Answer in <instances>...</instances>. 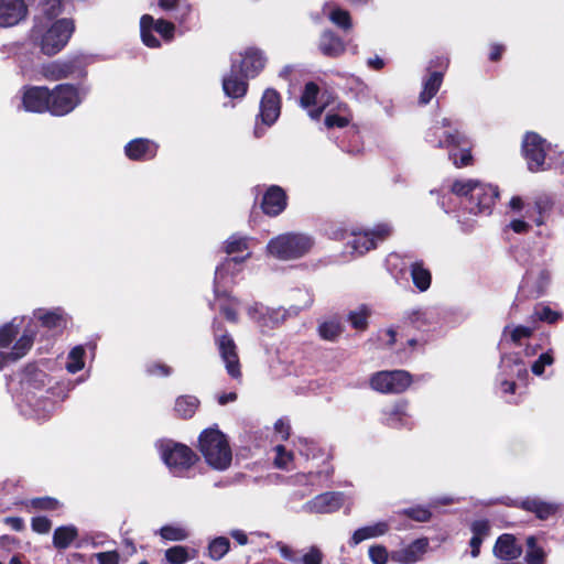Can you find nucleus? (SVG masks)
Here are the masks:
<instances>
[{
  "instance_id": "c03bdc74",
  "label": "nucleus",
  "mask_w": 564,
  "mask_h": 564,
  "mask_svg": "<svg viewBox=\"0 0 564 564\" xmlns=\"http://www.w3.org/2000/svg\"><path fill=\"white\" fill-rule=\"evenodd\" d=\"M341 333L343 327L337 321H326L318 326V334L325 340L334 341Z\"/></svg>"
},
{
  "instance_id": "58836bf2",
  "label": "nucleus",
  "mask_w": 564,
  "mask_h": 564,
  "mask_svg": "<svg viewBox=\"0 0 564 564\" xmlns=\"http://www.w3.org/2000/svg\"><path fill=\"white\" fill-rule=\"evenodd\" d=\"M172 17L186 30L192 29L195 24L193 7L186 2L177 7L172 12Z\"/></svg>"
},
{
  "instance_id": "774afa93",
  "label": "nucleus",
  "mask_w": 564,
  "mask_h": 564,
  "mask_svg": "<svg viewBox=\"0 0 564 564\" xmlns=\"http://www.w3.org/2000/svg\"><path fill=\"white\" fill-rule=\"evenodd\" d=\"M553 202L546 196L538 197L534 200V208L539 215H544V213L551 210Z\"/></svg>"
},
{
  "instance_id": "680f3d73",
  "label": "nucleus",
  "mask_w": 564,
  "mask_h": 564,
  "mask_svg": "<svg viewBox=\"0 0 564 564\" xmlns=\"http://www.w3.org/2000/svg\"><path fill=\"white\" fill-rule=\"evenodd\" d=\"M425 141L437 149H444L446 144L444 142V135L440 134L438 127H432L426 131Z\"/></svg>"
},
{
  "instance_id": "2f4dec72",
  "label": "nucleus",
  "mask_w": 564,
  "mask_h": 564,
  "mask_svg": "<svg viewBox=\"0 0 564 564\" xmlns=\"http://www.w3.org/2000/svg\"><path fill=\"white\" fill-rule=\"evenodd\" d=\"M78 538V529L73 525H61L54 530L53 545L57 550H65Z\"/></svg>"
},
{
  "instance_id": "f8f14e48",
  "label": "nucleus",
  "mask_w": 564,
  "mask_h": 564,
  "mask_svg": "<svg viewBox=\"0 0 564 564\" xmlns=\"http://www.w3.org/2000/svg\"><path fill=\"white\" fill-rule=\"evenodd\" d=\"M546 140L539 133L529 131L524 134L521 151L530 172L536 173L545 170Z\"/></svg>"
},
{
  "instance_id": "1a4fd4ad",
  "label": "nucleus",
  "mask_w": 564,
  "mask_h": 564,
  "mask_svg": "<svg viewBox=\"0 0 564 564\" xmlns=\"http://www.w3.org/2000/svg\"><path fill=\"white\" fill-rule=\"evenodd\" d=\"M412 375L402 369L381 370L371 375L369 384L380 393H402L412 383Z\"/></svg>"
},
{
  "instance_id": "9b49d317",
  "label": "nucleus",
  "mask_w": 564,
  "mask_h": 564,
  "mask_svg": "<svg viewBox=\"0 0 564 564\" xmlns=\"http://www.w3.org/2000/svg\"><path fill=\"white\" fill-rule=\"evenodd\" d=\"M50 113L63 117L70 113L80 102L78 88L73 84H58L50 89Z\"/></svg>"
},
{
  "instance_id": "412c9836",
  "label": "nucleus",
  "mask_w": 564,
  "mask_h": 564,
  "mask_svg": "<svg viewBox=\"0 0 564 564\" xmlns=\"http://www.w3.org/2000/svg\"><path fill=\"white\" fill-rule=\"evenodd\" d=\"M28 11L24 0H0V26L17 25L25 19Z\"/></svg>"
},
{
  "instance_id": "6ab92c4d",
  "label": "nucleus",
  "mask_w": 564,
  "mask_h": 564,
  "mask_svg": "<svg viewBox=\"0 0 564 564\" xmlns=\"http://www.w3.org/2000/svg\"><path fill=\"white\" fill-rule=\"evenodd\" d=\"M75 73H80V75L83 76L86 75L78 58L54 61L43 65L42 67V74L48 80L65 79L70 77Z\"/></svg>"
},
{
  "instance_id": "e433bc0d",
  "label": "nucleus",
  "mask_w": 564,
  "mask_h": 564,
  "mask_svg": "<svg viewBox=\"0 0 564 564\" xmlns=\"http://www.w3.org/2000/svg\"><path fill=\"white\" fill-rule=\"evenodd\" d=\"M230 550V541L226 536L213 539L207 546V555L214 560H221Z\"/></svg>"
},
{
  "instance_id": "864d4df0",
  "label": "nucleus",
  "mask_w": 564,
  "mask_h": 564,
  "mask_svg": "<svg viewBox=\"0 0 564 564\" xmlns=\"http://www.w3.org/2000/svg\"><path fill=\"white\" fill-rule=\"evenodd\" d=\"M31 506L36 510L54 511L62 507V503L53 497H39L31 500Z\"/></svg>"
},
{
  "instance_id": "4be33fe9",
  "label": "nucleus",
  "mask_w": 564,
  "mask_h": 564,
  "mask_svg": "<svg viewBox=\"0 0 564 564\" xmlns=\"http://www.w3.org/2000/svg\"><path fill=\"white\" fill-rule=\"evenodd\" d=\"M158 144L145 138H137L124 145V154L131 161H149L156 156Z\"/></svg>"
},
{
  "instance_id": "393cba45",
  "label": "nucleus",
  "mask_w": 564,
  "mask_h": 564,
  "mask_svg": "<svg viewBox=\"0 0 564 564\" xmlns=\"http://www.w3.org/2000/svg\"><path fill=\"white\" fill-rule=\"evenodd\" d=\"M318 51L328 58H338L346 52L344 40L333 30H324L318 39Z\"/></svg>"
},
{
  "instance_id": "7c9ffc66",
  "label": "nucleus",
  "mask_w": 564,
  "mask_h": 564,
  "mask_svg": "<svg viewBox=\"0 0 564 564\" xmlns=\"http://www.w3.org/2000/svg\"><path fill=\"white\" fill-rule=\"evenodd\" d=\"M412 282L420 292H425L430 289L432 283V273L424 267L423 261H415L411 264L410 269Z\"/></svg>"
},
{
  "instance_id": "5701e85b",
  "label": "nucleus",
  "mask_w": 564,
  "mask_h": 564,
  "mask_svg": "<svg viewBox=\"0 0 564 564\" xmlns=\"http://www.w3.org/2000/svg\"><path fill=\"white\" fill-rule=\"evenodd\" d=\"M492 552L499 560L513 561L521 556L523 550L513 534L503 533L496 540Z\"/></svg>"
},
{
  "instance_id": "a211bd4d",
  "label": "nucleus",
  "mask_w": 564,
  "mask_h": 564,
  "mask_svg": "<svg viewBox=\"0 0 564 564\" xmlns=\"http://www.w3.org/2000/svg\"><path fill=\"white\" fill-rule=\"evenodd\" d=\"M50 88L46 86L25 87L22 96L23 107L30 112H50Z\"/></svg>"
},
{
  "instance_id": "09e8293b",
  "label": "nucleus",
  "mask_w": 564,
  "mask_h": 564,
  "mask_svg": "<svg viewBox=\"0 0 564 564\" xmlns=\"http://www.w3.org/2000/svg\"><path fill=\"white\" fill-rule=\"evenodd\" d=\"M329 20L344 31H348L352 28L351 17L347 10L340 8L332 10L329 13Z\"/></svg>"
},
{
  "instance_id": "37998d69",
  "label": "nucleus",
  "mask_w": 564,
  "mask_h": 564,
  "mask_svg": "<svg viewBox=\"0 0 564 564\" xmlns=\"http://www.w3.org/2000/svg\"><path fill=\"white\" fill-rule=\"evenodd\" d=\"M159 534L166 541H184L188 538V531L180 525L166 524L159 530Z\"/></svg>"
},
{
  "instance_id": "39448f33",
  "label": "nucleus",
  "mask_w": 564,
  "mask_h": 564,
  "mask_svg": "<svg viewBox=\"0 0 564 564\" xmlns=\"http://www.w3.org/2000/svg\"><path fill=\"white\" fill-rule=\"evenodd\" d=\"M74 32V19H57L41 35L37 45L44 55L54 56L67 45Z\"/></svg>"
},
{
  "instance_id": "bf43d9fd",
  "label": "nucleus",
  "mask_w": 564,
  "mask_h": 564,
  "mask_svg": "<svg viewBox=\"0 0 564 564\" xmlns=\"http://www.w3.org/2000/svg\"><path fill=\"white\" fill-rule=\"evenodd\" d=\"M145 371L149 376L169 377L172 375L173 369L166 364L153 361L147 365Z\"/></svg>"
},
{
  "instance_id": "a19ab883",
  "label": "nucleus",
  "mask_w": 564,
  "mask_h": 564,
  "mask_svg": "<svg viewBox=\"0 0 564 564\" xmlns=\"http://www.w3.org/2000/svg\"><path fill=\"white\" fill-rule=\"evenodd\" d=\"M65 0H41V11L44 18L50 21L57 20L64 12Z\"/></svg>"
},
{
  "instance_id": "b1692460",
  "label": "nucleus",
  "mask_w": 564,
  "mask_h": 564,
  "mask_svg": "<svg viewBox=\"0 0 564 564\" xmlns=\"http://www.w3.org/2000/svg\"><path fill=\"white\" fill-rule=\"evenodd\" d=\"M249 78L245 75H240L236 70V66H230V70L223 78V90L224 94L232 99L243 98L249 89Z\"/></svg>"
},
{
  "instance_id": "3c124183",
  "label": "nucleus",
  "mask_w": 564,
  "mask_h": 564,
  "mask_svg": "<svg viewBox=\"0 0 564 564\" xmlns=\"http://www.w3.org/2000/svg\"><path fill=\"white\" fill-rule=\"evenodd\" d=\"M368 555L373 564H387L391 560V552L382 544L371 545L368 550Z\"/></svg>"
},
{
  "instance_id": "20e7f679",
  "label": "nucleus",
  "mask_w": 564,
  "mask_h": 564,
  "mask_svg": "<svg viewBox=\"0 0 564 564\" xmlns=\"http://www.w3.org/2000/svg\"><path fill=\"white\" fill-rule=\"evenodd\" d=\"M314 246L311 236L286 232L272 238L267 246L268 252L280 260H294L304 257Z\"/></svg>"
},
{
  "instance_id": "052dcab7",
  "label": "nucleus",
  "mask_w": 564,
  "mask_h": 564,
  "mask_svg": "<svg viewBox=\"0 0 564 564\" xmlns=\"http://www.w3.org/2000/svg\"><path fill=\"white\" fill-rule=\"evenodd\" d=\"M387 414V424L393 426L397 421H402L403 416L406 415V404L395 403Z\"/></svg>"
},
{
  "instance_id": "a878e982",
  "label": "nucleus",
  "mask_w": 564,
  "mask_h": 564,
  "mask_svg": "<svg viewBox=\"0 0 564 564\" xmlns=\"http://www.w3.org/2000/svg\"><path fill=\"white\" fill-rule=\"evenodd\" d=\"M307 505L313 512L332 513L341 508L343 497L340 492L327 491L317 495Z\"/></svg>"
},
{
  "instance_id": "0eeeda50",
  "label": "nucleus",
  "mask_w": 564,
  "mask_h": 564,
  "mask_svg": "<svg viewBox=\"0 0 564 564\" xmlns=\"http://www.w3.org/2000/svg\"><path fill=\"white\" fill-rule=\"evenodd\" d=\"M249 257L250 253H247L242 257H227L219 265L216 267L215 270L214 293L216 299L224 300V302L219 305V311L226 317V319L231 323L238 322V313L234 304V299L227 291H220L219 284L225 275L234 273V267L241 264Z\"/></svg>"
},
{
  "instance_id": "6e6552de",
  "label": "nucleus",
  "mask_w": 564,
  "mask_h": 564,
  "mask_svg": "<svg viewBox=\"0 0 564 564\" xmlns=\"http://www.w3.org/2000/svg\"><path fill=\"white\" fill-rule=\"evenodd\" d=\"M427 326V322L424 314L420 312H413L406 318H404L397 328H388L387 335L389 336L388 346L392 347L398 338L405 339L406 345L414 349L417 345L423 346L425 340H421L416 336V332H423Z\"/></svg>"
},
{
  "instance_id": "423d86ee",
  "label": "nucleus",
  "mask_w": 564,
  "mask_h": 564,
  "mask_svg": "<svg viewBox=\"0 0 564 564\" xmlns=\"http://www.w3.org/2000/svg\"><path fill=\"white\" fill-rule=\"evenodd\" d=\"M214 340L218 348L221 360L230 378L239 380L242 377L241 364L238 355V347L220 322H214Z\"/></svg>"
},
{
  "instance_id": "ddd939ff",
  "label": "nucleus",
  "mask_w": 564,
  "mask_h": 564,
  "mask_svg": "<svg viewBox=\"0 0 564 564\" xmlns=\"http://www.w3.org/2000/svg\"><path fill=\"white\" fill-rule=\"evenodd\" d=\"M140 32L143 44L151 48L161 46V42L154 36L158 32L163 40L171 41L174 37L175 26L164 19L154 20L150 14H143L140 19Z\"/></svg>"
},
{
  "instance_id": "4d7b16f0",
  "label": "nucleus",
  "mask_w": 564,
  "mask_h": 564,
  "mask_svg": "<svg viewBox=\"0 0 564 564\" xmlns=\"http://www.w3.org/2000/svg\"><path fill=\"white\" fill-rule=\"evenodd\" d=\"M554 362V358L550 351L543 352L539 356V358L532 364L531 371L535 376H542L544 373L545 367L551 366Z\"/></svg>"
},
{
  "instance_id": "f3484780",
  "label": "nucleus",
  "mask_w": 564,
  "mask_h": 564,
  "mask_svg": "<svg viewBox=\"0 0 564 564\" xmlns=\"http://www.w3.org/2000/svg\"><path fill=\"white\" fill-rule=\"evenodd\" d=\"M288 207L286 192L279 185L269 186L262 195L260 208L269 217H276Z\"/></svg>"
},
{
  "instance_id": "2eb2a0df",
  "label": "nucleus",
  "mask_w": 564,
  "mask_h": 564,
  "mask_svg": "<svg viewBox=\"0 0 564 564\" xmlns=\"http://www.w3.org/2000/svg\"><path fill=\"white\" fill-rule=\"evenodd\" d=\"M281 95L273 88H267L260 100L259 115L257 116L261 122L271 127L275 123L281 115Z\"/></svg>"
},
{
  "instance_id": "dca6fc26",
  "label": "nucleus",
  "mask_w": 564,
  "mask_h": 564,
  "mask_svg": "<svg viewBox=\"0 0 564 564\" xmlns=\"http://www.w3.org/2000/svg\"><path fill=\"white\" fill-rule=\"evenodd\" d=\"M508 507L519 508L527 512L534 513L540 520H547L557 511V507L536 497H527L524 499H509L503 502Z\"/></svg>"
},
{
  "instance_id": "0e129e2a",
  "label": "nucleus",
  "mask_w": 564,
  "mask_h": 564,
  "mask_svg": "<svg viewBox=\"0 0 564 564\" xmlns=\"http://www.w3.org/2000/svg\"><path fill=\"white\" fill-rule=\"evenodd\" d=\"M324 558L323 552L317 546H311L300 560L301 564H322Z\"/></svg>"
},
{
  "instance_id": "c756f323",
  "label": "nucleus",
  "mask_w": 564,
  "mask_h": 564,
  "mask_svg": "<svg viewBox=\"0 0 564 564\" xmlns=\"http://www.w3.org/2000/svg\"><path fill=\"white\" fill-rule=\"evenodd\" d=\"M444 74L435 70L430 73L429 77L423 83V89L419 96L420 105H427L431 99L437 94L443 83Z\"/></svg>"
},
{
  "instance_id": "13d9d810",
  "label": "nucleus",
  "mask_w": 564,
  "mask_h": 564,
  "mask_svg": "<svg viewBox=\"0 0 564 564\" xmlns=\"http://www.w3.org/2000/svg\"><path fill=\"white\" fill-rule=\"evenodd\" d=\"M533 328L529 326L518 325L509 332L510 340L517 345H521V340L530 338L533 335Z\"/></svg>"
},
{
  "instance_id": "aec40b11",
  "label": "nucleus",
  "mask_w": 564,
  "mask_h": 564,
  "mask_svg": "<svg viewBox=\"0 0 564 564\" xmlns=\"http://www.w3.org/2000/svg\"><path fill=\"white\" fill-rule=\"evenodd\" d=\"M429 540L419 538L405 547L391 551V561L398 564H414L426 553Z\"/></svg>"
},
{
  "instance_id": "f257e3e1",
  "label": "nucleus",
  "mask_w": 564,
  "mask_h": 564,
  "mask_svg": "<svg viewBox=\"0 0 564 564\" xmlns=\"http://www.w3.org/2000/svg\"><path fill=\"white\" fill-rule=\"evenodd\" d=\"M451 192L467 200V208L474 215L488 214L499 198L498 186L484 184L477 180H456L451 186Z\"/></svg>"
},
{
  "instance_id": "a18cd8bd",
  "label": "nucleus",
  "mask_w": 564,
  "mask_h": 564,
  "mask_svg": "<svg viewBox=\"0 0 564 564\" xmlns=\"http://www.w3.org/2000/svg\"><path fill=\"white\" fill-rule=\"evenodd\" d=\"M400 516H404L416 522H427L432 518V512L427 507L424 506H414L402 509L399 512Z\"/></svg>"
},
{
  "instance_id": "de8ad7c7",
  "label": "nucleus",
  "mask_w": 564,
  "mask_h": 564,
  "mask_svg": "<svg viewBox=\"0 0 564 564\" xmlns=\"http://www.w3.org/2000/svg\"><path fill=\"white\" fill-rule=\"evenodd\" d=\"M318 94L319 87L315 82L306 83L300 99L301 106L304 108L315 106Z\"/></svg>"
},
{
  "instance_id": "49530a36",
  "label": "nucleus",
  "mask_w": 564,
  "mask_h": 564,
  "mask_svg": "<svg viewBox=\"0 0 564 564\" xmlns=\"http://www.w3.org/2000/svg\"><path fill=\"white\" fill-rule=\"evenodd\" d=\"M443 135L444 142L446 143L445 148H452V150H456L470 144L467 135L457 129L452 132H443Z\"/></svg>"
},
{
  "instance_id": "ea45409f",
  "label": "nucleus",
  "mask_w": 564,
  "mask_h": 564,
  "mask_svg": "<svg viewBox=\"0 0 564 564\" xmlns=\"http://www.w3.org/2000/svg\"><path fill=\"white\" fill-rule=\"evenodd\" d=\"M370 311L366 305H361L358 311H351L348 314V322L356 330L364 332L368 328V318Z\"/></svg>"
},
{
  "instance_id": "69168bd1",
  "label": "nucleus",
  "mask_w": 564,
  "mask_h": 564,
  "mask_svg": "<svg viewBox=\"0 0 564 564\" xmlns=\"http://www.w3.org/2000/svg\"><path fill=\"white\" fill-rule=\"evenodd\" d=\"M276 456L274 459V465L278 468H285L288 463L293 459V454L288 452L284 445H278L275 447Z\"/></svg>"
},
{
  "instance_id": "4468645a",
  "label": "nucleus",
  "mask_w": 564,
  "mask_h": 564,
  "mask_svg": "<svg viewBox=\"0 0 564 564\" xmlns=\"http://www.w3.org/2000/svg\"><path fill=\"white\" fill-rule=\"evenodd\" d=\"M267 58L256 47H248L240 53V59H232L230 66H236L240 75L251 79L257 77L265 66Z\"/></svg>"
},
{
  "instance_id": "9d476101",
  "label": "nucleus",
  "mask_w": 564,
  "mask_h": 564,
  "mask_svg": "<svg viewBox=\"0 0 564 564\" xmlns=\"http://www.w3.org/2000/svg\"><path fill=\"white\" fill-rule=\"evenodd\" d=\"M163 462L174 474H182L191 469L198 460L197 454L187 445L177 442H169L162 446Z\"/></svg>"
},
{
  "instance_id": "cd10ccee",
  "label": "nucleus",
  "mask_w": 564,
  "mask_h": 564,
  "mask_svg": "<svg viewBox=\"0 0 564 564\" xmlns=\"http://www.w3.org/2000/svg\"><path fill=\"white\" fill-rule=\"evenodd\" d=\"M200 405V401L195 395L184 394L175 400L174 412L181 420L192 419Z\"/></svg>"
},
{
  "instance_id": "6e6d98bb",
  "label": "nucleus",
  "mask_w": 564,
  "mask_h": 564,
  "mask_svg": "<svg viewBox=\"0 0 564 564\" xmlns=\"http://www.w3.org/2000/svg\"><path fill=\"white\" fill-rule=\"evenodd\" d=\"M470 531L473 533V536L479 538L481 541H484L487 536H489L491 531V525L489 520L487 519H478L471 522L470 524Z\"/></svg>"
},
{
  "instance_id": "79ce46f5",
  "label": "nucleus",
  "mask_w": 564,
  "mask_h": 564,
  "mask_svg": "<svg viewBox=\"0 0 564 564\" xmlns=\"http://www.w3.org/2000/svg\"><path fill=\"white\" fill-rule=\"evenodd\" d=\"M85 349L83 346H75L68 354L66 369L70 373L80 371L85 366Z\"/></svg>"
},
{
  "instance_id": "f704fd0d",
  "label": "nucleus",
  "mask_w": 564,
  "mask_h": 564,
  "mask_svg": "<svg viewBox=\"0 0 564 564\" xmlns=\"http://www.w3.org/2000/svg\"><path fill=\"white\" fill-rule=\"evenodd\" d=\"M35 339V333L24 330L23 334L15 340L11 355L15 357L17 360L24 357L30 349L32 348Z\"/></svg>"
},
{
  "instance_id": "473e14b6",
  "label": "nucleus",
  "mask_w": 564,
  "mask_h": 564,
  "mask_svg": "<svg viewBox=\"0 0 564 564\" xmlns=\"http://www.w3.org/2000/svg\"><path fill=\"white\" fill-rule=\"evenodd\" d=\"M338 109L341 113L328 112L325 116L324 122L328 129L345 128L352 120V113L346 104H340L338 106Z\"/></svg>"
},
{
  "instance_id": "e2e57ef3",
  "label": "nucleus",
  "mask_w": 564,
  "mask_h": 564,
  "mask_svg": "<svg viewBox=\"0 0 564 564\" xmlns=\"http://www.w3.org/2000/svg\"><path fill=\"white\" fill-rule=\"evenodd\" d=\"M31 528L39 534H46L52 528V522L48 518L43 516L34 517L31 520Z\"/></svg>"
},
{
  "instance_id": "72a5a7b5",
  "label": "nucleus",
  "mask_w": 564,
  "mask_h": 564,
  "mask_svg": "<svg viewBox=\"0 0 564 564\" xmlns=\"http://www.w3.org/2000/svg\"><path fill=\"white\" fill-rule=\"evenodd\" d=\"M527 543V554H525V562L528 564H544L546 554L544 550L538 545V540L534 535H530L525 540Z\"/></svg>"
},
{
  "instance_id": "5fc2aeb1",
  "label": "nucleus",
  "mask_w": 564,
  "mask_h": 564,
  "mask_svg": "<svg viewBox=\"0 0 564 564\" xmlns=\"http://www.w3.org/2000/svg\"><path fill=\"white\" fill-rule=\"evenodd\" d=\"M225 252L227 254H234L237 252H242L248 249V240L245 237L231 236L225 242Z\"/></svg>"
},
{
  "instance_id": "bb28decb",
  "label": "nucleus",
  "mask_w": 564,
  "mask_h": 564,
  "mask_svg": "<svg viewBox=\"0 0 564 564\" xmlns=\"http://www.w3.org/2000/svg\"><path fill=\"white\" fill-rule=\"evenodd\" d=\"M389 531V524L384 521L377 522L372 525H367L357 529L350 540L349 545L356 546L365 540L377 538L386 534Z\"/></svg>"
},
{
  "instance_id": "7ed1b4c3",
  "label": "nucleus",
  "mask_w": 564,
  "mask_h": 564,
  "mask_svg": "<svg viewBox=\"0 0 564 564\" xmlns=\"http://www.w3.org/2000/svg\"><path fill=\"white\" fill-rule=\"evenodd\" d=\"M392 228L388 224H378L373 229H360L351 228L350 230L337 227L332 230L334 239L344 240L348 236H352V240L349 241L351 249L359 256H364L370 250L378 247L379 242L384 241L390 237Z\"/></svg>"
},
{
  "instance_id": "c9c22d12",
  "label": "nucleus",
  "mask_w": 564,
  "mask_h": 564,
  "mask_svg": "<svg viewBox=\"0 0 564 564\" xmlns=\"http://www.w3.org/2000/svg\"><path fill=\"white\" fill-rule=\"evenodd\" d=\"M195 553L196 551L193 550V555H191L187 546L174 545L165 551L164 556L170 564H185L195 557Z\"/></svg>"
},
{
  "instance_id": "4c0bfd02",
  "label": "nucleus",
  "mask_w": 564,
  "mask_h": 564,
  "mask_svg": "<svg viewBox=\"0 0 564 564\" xmlns=\"http://www.w3.org/2000/svg\"><path fill=\"white\" fill-rule=\"evenodd\" d=\"M448 156L457 169L473 165L471 143L456 150H451Z\"/></svg>"
},
{
  "instance_id": "c85d7f7f",
  "label": "nucleus",
  "mask_w": 564,
  "mask_h": 564,
  "mask_svg": "<svg viewBox=\"0 0 564 564\" xmlns=\"http://www.w3.org/2000/svg\"><path fill=\"white\" fill-rule=\"evenodd\" d=\"M36 317L43 327L51 330L63 332L67 326V318L59 308L40 312Z\"/></svg>"
},
{
  "instance_id": "338daca9",
  "label": "nucleus",
  "mask_w": 564,
  "mask_h": 564,
  "mask_svg": "<svg viewBox=\"0 0 564 564\" xmlns=\"http://www.w3.org/2000/svg\"><path fill=\"white\" fill-rule=\"evenodd\" d=\"M99 564H119L120 554L118 551L99 552L95 554Z\"/></svg>"
},
{
  "instance_id": "8fccbe9b",
  "label": "nucleus",
  "mask_w": 564,
  "mask_h": 564,
  "mask_svg": "<svg viewBox=\"0 0 564 564\" xmlns=\"http://www.w3.org/2000/svg\"><path fill=\"white\" fill-rule=\"evenodd\" d=\"M19 334V327L13 322L6 323L0 327V348L9 347Z\"/></svg>"
},
{
  "instance_id": "f03ea898",
  "label": "nucleus",
  "mask_w": 564,
  "mask_h": 564,
  "mask_svg": "<svg viewBox=\"0 0 564 564\" xmlns=\"http://www.w3.org/2000/svg\"><path fill=\"white\" fill-rule=\"evenodd\" d=\"M198 449L214 469L226 470L232 460V452L226 435L217 427H208L198 436Z\"/></svg>"
},
{
  "instance_id": "603ef678",
  "label": "nucleus",
  "mask_w": 564,
  "mask_h": 564,
  "mask_svg": "<svg viewBox=\"0 0 564 564\" xmlns=\"http://www.w3.org/2000/svg\"><path fill=\"white\" fill-rule=\"evenodd\" d=\"M539 321L547 324H555L562 318L560 312L553 311L550 306H536L533 314Z\"/></svg>"
}]
</instances>
